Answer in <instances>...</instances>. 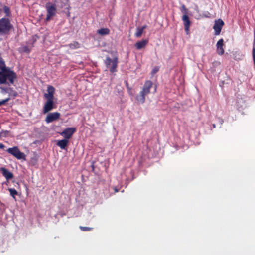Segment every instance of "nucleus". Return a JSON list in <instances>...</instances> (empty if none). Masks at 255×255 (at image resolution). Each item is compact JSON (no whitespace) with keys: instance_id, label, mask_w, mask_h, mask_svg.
Returning a JSON list of instances; mask_svg holds the SVG:
<instances>
[{"instance_id":"24","label":"nucleus","mask_w":255,"mask_h":255,"mask_svg":"<svg viewBox=\"0 0 255 255\" xmlns=\"http://www.w3.org/2000/svg\"><path fill=\"white\" fill-rule=\"evenodd\" d=\"M80 228L81 229V230L84 231H90L92 229V228H89L88 227H83V226H80Z\"/></svg>"},{"instance_id":"20","label":"nucleus","mask_w":255,"mask_h":255,"mask_svg":"<svg viewBox=\"0 0 255 255\" xmlns=\"http://www.w3.org/2000/svg\"><path fill=\"white\" fill-rule=\"evenodd\" d=\"M180 10L183 15H187V9L186 8L184 5H182L180 7Z\"/></svg>"},{"instance_id":"23","label":"nucleus","mask_w":255,"mask_h":255,"mask_svg":"<svg viewBox=\"0 0 255 255\" xmlns=\"http://www.w3.org/2000/svg\"><path fill=\"white\" fill-rule=\"evenodd\" d=\"M0 68H1L2 71L5 70V69H4V68H5L4 62L1 58H0Z\"/></svg>"},{"instance_id":"2","label":"nucleus","mask_w":255,"mask_h":255,"mask_svg":"<svg viewBox=\"0 0 255 255\" xmlns=\"http://www.w3.org/2000/svg\"><path fill=\"white\" fill-rule=\"evenodd\" d=\"M152 86L151 81L148 80L145 82L142 88V90L140 91L139 95L136 96V100L141 104H143L145 101V96L150 93V89Z\"/></svg>"},{"instance_id":"1","label":"nucleus","mask_w":255,"mask_h":255,"mask_svg":"<svg viewBox=\"0 0 255 255\" xmlns=\"http://www.w3.org/2000/svg\"><path fill=\"white\" fill-rule=\"evenodd\" d=\"M47 93L44 95L47 101L43 108V113L46 114L55 108L53 101L55 88L52 86H48L47 90Z\"/></svg>"},{"instance_id":"5","label":"nucleus","mask_w":255,"mask_h":255,"mask_svg":"<svg viewBox=\"0 0 255 255\" xmlns=\"http://www.w3.org/2000/svg\"><path fill=\"white\" fill-rule=\"evenodd\" d=\"M7 152L18 160H26L25 154L21 152L17 146L9 148Z\"/></svg>"},{"instance_id":"26","label":"nucleus","mask_w":255,"mask_h":255,"mask_svg":"<svg viewBox=\"0 0 255 255\" xmlns=\"http://www.w3.org/2000/svg\"><path fill=\"white\" fill-rule=\"evenodd\" d=\"M158 70H159L158 67H156L154 68L152 71V74H154L156 73Z\"/></svg>"},{"instance_id":"17","label":"nucleus","mask_w":255,"mask_h":255,"mask_svg":"<svg viewBox=\"0 0 255 255\" xmlns=\"http://www.w3.org/2000/svg\"><path fill=\"white\" fill-rule=\"evenodd\" d=\"M109 32L110 30L108 28H101L97 31V33L101 35H108Z\"/></svg>"},{"instance_id":"18","label":"nucleus","mask_w":255,"mask_h":255,"mask_svg":"<svg viewBox=\"0 0 255 255\" xmlns=\"http://www.w3.org/2000/svg\"><path fill=\"white\" fill-rule=\"evenodd\" d=\"M19 51L21 52L29 53L30 49L27 46H23L19 48Z\"/></svg>"},{"instance_id":"25","label":"nucleus","mask_w":255,"mask_h":255,"mask_svg":"<svg viewBox=\"0 0 255 255\" xmlns=\"http://www.w3.org/2000/svg\"><path fill=\"white\" fill-rule=\"evenodd\" d=\"M0 91L3 93L8 92V89L3 87H0Z\"/></svg>"},{"instance_id":"12","label":"nucleus","mask_w":255,"mask_h":255,"mask_svg":"<svg viewBox=\"0 0 255 255\" xmlns=\"http://www.w3.org/2000/svg\"><path fill=\"white\" fill-rule=\"evenodd\" d=\"M223 45L224 40L223 39H220L216 44L217 52L219 55H222L224 52Z\"/></svg>"},{"instance_id":"16","label":"nucleus","mask_w":255,"mask_h":255,"mask_svg":"<svg viewBox=\"0 0 255 255\" xmlns=\"http://www.w3.org/2000/svg\"><path fill=\"white\" fill-rule=\"evenodd\" d=\"M146 28V26H143L142 27H138L136 28V31L135 33V36L136 37H140L141 36L142 33L144 32V29Z\"/></svg>"},{"instance_id":"21","label":"nucleus","mask_w":255,"mask_h":255,"mask_svg":"<svg viewBox=\"0 0 255 255\" xmlns=\"http://www.w3.org/2000/svg\"><path fill=\"white\" fill-rule=\"evenodd\" d=\"M3 10L4 13L6 14V15L9 16L10 14V10L8 7L5 6L3 7Z\"/></svg>"},{"instance_id":"13","label":"nucleus","mask_w":255,"mask_h":255,"mask_svg":"<svg viewBox=\"0 0 255 255\" xmlns=\"http://www.w3.org/2000/svg\"><path fill=\"white\" fill-rule=\"evenodd\" d=\"M148 42V40L147 39H143L140 41L137 42L135 46L137 49L140 50L142 48H144Z\"/></svg>"},{"instance_id":"27","label":"nucleus","mask_w":255,"mask_h":255,"mask_svg":"<svg viewBox=\"0 0 255 255\" xmlns=\"http://www.w3.org/2000/svg\"><path fill=\"white\" fill-rule=\"evenodd\" d=\"M9 100V98L0 101V106L3 105Z\"/></svg>"},{"instance_id":"19","label":"nucleus","mask_w":255,"mask_h":255,"mask_svg":"<svg viewBox=\"0 0 255 255\" xmlns=\"http://www.w3.org/2000/svg\"><path fill=\"white\" fill-rule=\"evenodd\" d=\"M8 190L10 192V195L12 197L15 198V196L17 194V191L15 189H13V188H9V189H8Z\"/></svg>"},{"instance_id":"8","label":"nucleus","mask_w":255,"mask_h":255,"mask_svg":"<svg viewBox=\"0 0 255 255\" xmlns=\"http://www.w3.org/2000/svg\"><path fill=\"white\" fill-rule=\"evenodd\" d=\"M75 131L76 128H68L61 132L60 135L63 136L65 139H68L71 137Z\"/></svg>"},{"instance_id":"6","label":"nucleus","mask_w":255,"mask_h":255,"mask_svg":"<svg viewBox=\"0 0 255 255\" xmlns=\"http://www.w3.org/2000/svg\"><path fill=\"white\" fill-rule=\"evenodd\" d=\"M45 7L47 13L46 19V21H49L56 15L57 12L56 6L54 4L48 3L46 4Z\"/></svg>"},{"instance_id":"10","label":"nucleus","mask_w":255,"mask_h":255,"mask_svg":"<svg viewBox=\"0 0 255 255\" xmlns=\"http://www.w3.org/2000/svg\"><path fill=\"white\" fill-rule=\"evenodd\" d=\"M60 113L58 112L50 113L48 114L45 119L47 123H50L58 119L60 117Z\"/></svg>"},{"instance_id":"9","label":"nucleus","mask_w":255,"mask_h":255,"mask_svg":"<svg viewBox=\"0 0 255 255\" xmlns=\"http://www.w3.org/2000/svg\"><path fill=\"white\" fill-rule=\"evenodd\" d=\"M224 22L221 19H218L215 21L213 29L215 30V34L218 35L220 34L221 29L224 25Z\"/></svg>"},{"instance_id":"3","label":"nucleus","mask_w":255,"mask_h":255,"mask_svg":"<svg viewBox=\"0 0 255 255\" xmlns=\"http://www.w3.org/2000/svg\"><path fill=\"white\" fill-rule=\"evenodd\" d=\"M16 77L15 74L10 70H3L0 72V84H5L8 80L13 84Z\"/></svg>"},{"instance_id":"29","label":"nucleus","mask_w":255,"mask_h":255,"mask_svg":"<svg viewBox=\"0 0 255 255\" xmlns=\"http://www.w3.org/2000/svg\"><path fill=\"white\" fill-rule=\"evenodd\" d=\"M114 190H115V192H118V189L117 188H115Z\"/></svg>"},{"instance_id":"7","label":"nucleus","mask_w":255,"mask_h":255,"mask_svg":"<svg viewBox=\"0 0 255 255\" xmlns=\"http://www.w3.org/2000/svg\"><path fill=\"white\" fill-rule=\"evenodd\" d=\"M11 25L9 21L6 18L0 19V35L7 32L10 29Z\"/></svg>"},{"instance_id":"22","label":"nucleus","mask_w":255,"mask_h":255,"mask_svg":"<svg viewBox=\"0 0 255 255\" xmlns=\"http://www.w3.org/2000/svg\"><path fill=\"white\" fill-rule=\"evenodd\" d=\"M69 46L71 49H75L79 47V44L78 42H75L73 43L70 44Z\"/></svg>"},{"instance_id":"14","label":"nucleus","mask_w":255,"mask_h":255,"mask_svg":"<svg viewBox=\"0 0 255 255\" xmlns=\"http://www.w3.org/2000/svg\"><path fill=\"white\" fill-rule=\"evenodd\" d=\"M0 170L2 172V175L8 180L13 178L12 173L5 168H1Z\"/></svg>"},{"instance_id":"11","label":"nucleus","mask_w":255,"mask_h":255,"mask_svg":"<svg viewBox=\"0 0 255 255\" xmlns=\"http://www.w3.org/2000/svg\"><path fill=\"white\" fill-rule=\"evenodd\" d=\"M182 20L184 22L185 30L186 34H188L189 32V28L191 25V22L189 20V17L187 15H183L182 17Z\"/></svg>"},{"instance_id":"4","label":"nucleus","mask_w":255,"mask_h":255,"mask_svg":"<svg viewBox=\"0 0 255 255\" xmlns=\"http://www.w3.org/2000/svg\"><path fill=\"white\" fill-rule=\"evenodd\" d=\"M118 60L117 57H115L113 59L109 57H107L104 60L107 68L109 69L111 72L114 73L117 71Z\"/></svg>"},{"instance_id":"15","label":"nucleus","mask_w":255,"mask_h":255,"mask_svg":"<svg viewBox=\"0 0 255 255\" xmlns=\"http://www.w3.org/2000/svg\"><path fill=\"white\" fill-rule=\"evenodd\" d=\"M68 143V140L66 139H62L58 141L57 145L62 149H64Z\"/></svg>"},{"instance_id":"28","label":"nucleus","mask_w":255,"mask_h":255,"mask_svg":"<svg viewBox=\"0 0 255 255\" xmlns=\"http://www.w3.org/2000/svg\"><path fill=\"white\" fill-rule=\"evenodd\" d=\"M4 147V145L2 143H0V148L3 149Z\"/></svg>"}]
</instances>
